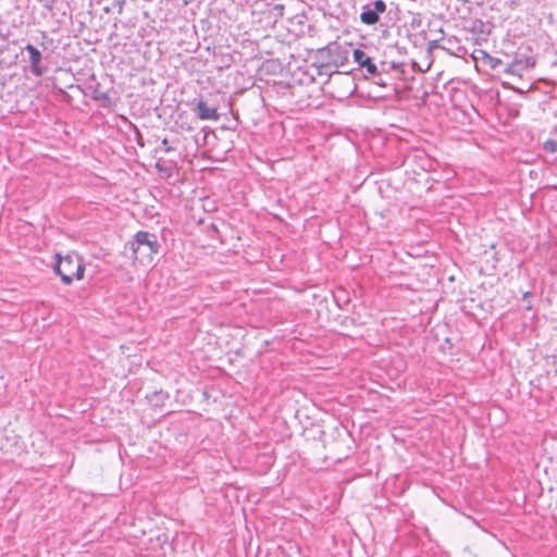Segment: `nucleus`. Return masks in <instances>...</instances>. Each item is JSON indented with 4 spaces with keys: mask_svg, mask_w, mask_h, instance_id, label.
<instances>
[{
    "mask_svg": "<svg viewBox=\"0 0 557 557\" xmlns=\"http://www.w3.org/2000/svg\"><path fill=\"white\" fill-rule=\"evenodd\" d=\"M543 149L548 153L557 152V140L548 138L543 143Z\"/></svg>",
    "mask_w": 557,
    "mask_h": 557,
    "instance_id": "nucleus-17",
    "label": "nucleus"
},
{
    "mask_svg": "<svg viewBox=\"0 0 557 557\" xmlns=\"http://www.w3.org/2000/svg\"><path fill=\"white\" fill-rule=\"evenodd\" d=\"M453 347H454V345L449 337H445L444 342L440 345V349L444 352L449 351L451 354Z\"/></svg>",
    "mask_w": 557,
    "mask_h": 557,
    "instance_id": "nucleus-19",
    "label": "nucleus"
},
{
    "mask_svg": "<svg viewBox=\"0 0 557 557\" xmlns=\"http://www.w3.org/2000/svg\"><path fill=\"white\" fill-rule=\"evenodd\" d=\"M319 433H320V437L325 434V432L323 430H320Z\"/></svg>",
    "mask_w": 557,
    "mask_h": 557,
    "instance_id": "nucleus-30",
    "label": "nucleus"
},
{
    "mask_svg": "<svg viewBox=\"0 0 557 557\" xmlns=\"http://www.w3.org/2000/svg\"><path fill=\"white\" fill-rule=\"evenodd\" d=\"M485 24L481 20H474L472 23V30L475 33L484 34L485 33Z\"/></svg>",
    "mask_w": 557,
    "mask_h": 557,
    "instance_id": "nucleus-18",
    "label": "nucleus"
},
{
    "mask_svg": "<svg viewBox=\"0 0 557 557\" xmlns=\"http://www.w3.org/2000/svg\"><path fill=\"white\" fill-rule=\"evenodd\" d=\"M4 437H5L4 440L2 438V446H1L2 453H4L5 455H9V454L13 455L15 451L22 450L23 443H20L21 437L14 436L12 442L7 434Z\"/></svg>",
    "mask_w": 557,
    "mask_h": 557,
    "instance_id": "nucleus-14",
    "label": "nucleus"
},
{
    "mask_svg": "<svg viewBox=\"0 0 557 557\" xmlns=\"http://www.w3.org/2000/svg\"><path fill=\"white\" fill-rule=\"evenodd\" d=\"M433 181L431 177H426V183Z\"/></svg>",
    "mask_w": 557,
    "mask_h": 557,
    "instance_id": "nucleus-33",
    "label": "nucleus"
},
{
    "mask_svg": "<svg viewBox=\"0 0 557 557\" xmlns=\"http://www.w3.org/2000/svg\"><path fill=\"white\" fill-rule=\"evenodd\" d=\"M125 4V0H113L111 5L103 7V11L109 12H116L117 14H121L123 12V8Z\"/></svg>",
    "mask_w": 557,
    "mask_h": 557,
    "instance_id": "nucleus-15",
    "label": "nucleus"
},
{
    "mask_svg": "<svg viewBox=\"0 0 557 557\" xmlns=\"http://www.w3.org/2000/svg\"><path fill=\"white\" fill-rule=\"evenodd\" d=\"M421 24V18L420 17H413L412 21H411V27L416 28V27H419Z\"/></svg>",
    "mask_w": 557,
    "mask_h": 557,
    "instance_id": "nucleus-25",
    "label": "nucleus"
},
{
    "mask_svg": "<svg viewBox=\"0 0 557 557\" xmlns=\"http://www.w3.org/2000/svg\"><path fill=\"white\" fill-rule=\"evenodd\" d=\"M161 147L162 149L165 151V152H170V151H173L174 148L170 146V143H169V139L168 138H163L162 141H161Z\"/></svg>",
    "mask_w": 557,
    "mask_h": 557,
    "instance_id": "nucleus-23",
    "label": "nucleus"
},
{
    "mask_svg": "<svg viewBox=\"0 0 557 557\" xmlns=\"http://www.w3.org/2000/svg\"><path fill=\"white\" fill-rule=\"evenodd\" d=\"M127 246L134 253L135 259L139 257L148 258L150 262L153 256L159 255L161 250L157 235L146 231H138L133 239L127 243Z\"/></svg>",
    "mask_w": 557,
    "mask_h": 557,
    "instance_id": "nucleus-2",
    "label": "nucleus"
},
{
    "mask_svg": "<svg viewBox=\"0 0 557 557\" xmlns=\"http://www.w3.org/2000/svg\"><path fill=\"white\" fill-rule=\"evenodd\" d=\"M386 66H387V63L383 61L381 63V69H379V74L376 76H372L373 77V83L375 85L386 89L385 94H382V95L379 96L381 98H391V97L396 96L398 94V90H397L396 86L391 82V81H393V78L388 77V79H385L382 76V73L386 71Z\"/></svg>",
    "mask_w": 557,
    "mask_h": 557,
    "instance_id": "nucleus-11",
    "label": "nucleus"
},
{
    "mask_svg": "<svg viewBox=\"0 0 557 557\" xmlns=\"http://www.w3.org/2000/svg\"><path fill=\"white\" fill-rule=\"evenodd\" d=\"M26 38L15 37L11 32L2 33V67L21 64V58L25 51L23 46H26Z\"/></svg>",
    "mask_w": 557,
    "mask_h": 557,
    "instance_id": "nucleus-6",
    "label": "nucleus"
},
{
    "mask_svg": "<svg viewBox=\"0 0 557 557\" xmlns=\"http://www.w3.org/2000/svg\"><path fill=\"white\" fill-rule=\"evenodd\" d=\"M9 113H13V107L11 106L10 109L8 110Z\"/></svg>",
    "mask_w": 557,
    "mask_h": 557,
    "instance_id": "nucleus-31",
    "label": "nucleus"
},
{
    "mask_svg": "<svg viewBox=\"0 0 557 557\" xmlns=\"http://www.w3.org/2000/svg\"><path fill=\"white\" fill-rule=\"evenodd\" d=\"M532 296H533V293H532L531 290H528V292H524V293L522 294V299H523V301H528V300H530V298H531Z\"/></svg>",
    "mask_w": 557,
    "mask_h": 557,
    "instance_id": "nucleus-26",
    "label": "nucleus"
},
{
    "mask_svg": "<svg viewBox=\"0 0 557 557\" xmlns=\"http://www.w3.org/2000/svg\"><path fill=\"white\" fill-rule=\"evenodd\" d=\"M314 63H320L323 67H332L338 71L349 61V51L337 42H331L320 48L313 55Z\"/></svg>",
    "mask_w": 557,
    "mask_h": 557,
    "instance_id": "nucleus-5",
    "label": "nucleus"
},
{
    "mask_svg": "<svg viewBox=\"0 0 557 557\" xmlns=\"http://www.w3.org/2000/svg\"><path fill=\"white\" fill-rule=\"evenodd\" d=\"M284 4L282 3H277L273 7L272 9V14L275 16V17H282L283 16V12H284Z\"/></svg>",
    "mask_w": 557,
    "mask_h": 557,
    "instance_id": "nucleus-20",
    "label": "nucleus"
},
{
    "mask_svg": "<svg viewBox=\"0 0 557 557\" xmlns=\"http://www.w3.org/2000/svg\"><path fill=\"white\" fill-rule=\"evenodd\" d=\"M212 230H213L214 232H218V227H216L214 224H212Z\"/></svg>",
    "mask_w": 557,
    "mask_h": 557,
    "instance_id": "nucleus-32",
    "label": "nucleus"
},
{
    "mask_svg": "<svg viewBox=\"0 0 557 557\" xmlns=\"http://www.w3.org/2000/svg\"><path fill=\"white\" fill-rule=\"evenodd\" d=\"M318 69V75L331 77L333 74H339L341 72L332 67H323L320 63H312Z\"/></svg>",
    "mask_w": 557,
    "mask_h": 557,
    "instance_id": "nucleus-16",
    "label": "nucleus"
},
{
    "mask_svg": "<svg viewBox=\"0 0 557 557\" xmlns=\"http://www.w3.org/2000/svg\"><path fill=\"white\" fill-rule=\"evenodd\" d=\"M21 65L25 72H29L35 77H41L49 71V57L44 55L42 51L36 46L26 41Z\"/></svg>",
    "mask_w": 557,
    "mask_h": 557,
    "instance_id": "nucleus-4",
    "label": "nucleus"
},
{
    "mask_svg": "<svg viewBox=\"0 0 557 557\" xmlns=\"http://www.w3.org/2000/svg\"><path fill=\"white\" fill-rule=\"evenodd\" d=\"M1 121H2V124H5L7 121H5V116L2 114V117H1Z\"/></svg>",
    "mask_w": 557,
    "mask_h": 557,
    "instance_id": "nucleus-29",
    "label": "nucleus"
},
{
    "mask_svg": "<svg viewBox=\"0 0 557 557\" xmlns=\"http://www.w3.org/2000/svg\"><path fill=\"white\" fill-rule=\"evenodd\" d=\"M524 309L528 310V311L533 310V305H532L531 300L527 301V305H525Z\"/></svg>",
    "mask_w": 557,
    "mask_h": 557,
    "instance_id": "nucleus-27",
    "label": "nucleus"
},
{
    "mask_svg": "<svg viewBox=\"0 0 557 557\" xmlns=\"http://www.w3.org/2000/svg\"><path fill=\"white\" fill-rule=\"evenodd\" d=\"M195 107L193 108V112L200 120H211L218 121L220 119V114L218 113V107L211 97H200L199 99H195Z\"/></svg>",
    "mask_w": 557,
    "mask_h": 557,
    "instance_id": "nucleus-8",
    "label": "nucleus"
},
{
    "mask_svg": "<svg viewBox=\"0 0 557 557\" xmlns=\"http://www.w3.org/2000/svg\"><path fill=\"white\" fill-rule=\"evenodd\" d=\"M407 162L412 163L423 172H432L435 171L437 166V161L433 158H431L424 150L416 149L411 152H409L403 164H406Z\"/></svg>",
    "mask_w": 557,
    "mask_h": 557,
    "instance_id": "nucleus-9",
    "label": "nucleus"
},
{
    "mask_svg": "<svg viewBox=\"0 0 557 557\" xmlns=\"http://www.w3.org/2000/svg\"><path fill=\"white\" fill-rule=\"evenodd\" d=\"M354 61L359 65L360 69L366 70V72L371 76H376L379 74V66L373 62V59L367 54L362 49H354L352 51Z\"/></svg>",
    "mask_w": 557,
    "mask_h": 557,
    "instance_id": "nucleus-10",
    "label": "nucleus"
},
{
    "mask_svg": "<svg viewBox=\"0 0 557 557\" xmlns=\"http://www.w3.org/2000/svg\"><path fill=\"white\" fill-rule=\"evenodd\" d=\"M37 1L42 3L45 9L51 11L54 8L57 0H37Z\"/></svg>",
    "mask_w": 557,
    "mask_h": 557,
    "instance_id": "nucleus-22",
    "label": "nucleus"
},
{
    "mask_svg": "<svg viewBox=\"0 0 557 557\" xmlns=\"http://www.w3.org/2000/svg\"><path fill=\"white\" fill-rule=\"evenodd\" d=\"M555 366H556V367H555L554 372H555V374H557V364L555 363Z\"/></svg>",
    "mask_w": 557,
    "mask_h": 557,
    "instance_id": "nucleus-34",
    "label": "nucleus"
},
{
    "mask_svg": "<svg viewBox=\"0 0 557 557\" xmlns=\"http://www.w3.org/2000/svg\"><path fill=\"white\" fill-rule=\"evenodd\" d=\"M483 63L497 73H510L521 75L524 70L535 66L533 57L519 58L518 55L511 62H504L502 59L484 52Z\"/></svg>",
    "mask_w": 557,
    "mask_h": 557,
    "instance_id": "nucleus-3",
    "label": "nucleus"
},
{
    "mask_svg": "<svg viewBox=\"0 0 557 557\" xmlns=\"http://www.w3.org/2000/svg\"><path fill=\"white\" fill-rule=\"evenodd\" d=\"M156 168H157L159 171H162V164H160L159 162L156 164Z\"/></svg>",
    "mask_w": 557,
    "mask_h": 557,
    "instance_id": "nucleus-28",
    "label": "nucleus"
},
{
    "mask_svg": "<svg viewBox=\"0 0 557 557\" xmlns=\"http://www.w3.org/2000/svg\"><path fill=\"white\" fill-rule=\"evenodd\" d=\"M438 48H442V46L440 45V39L430 40L428 42V51L429 52L433 51L434 49H438Z\"/></svg>",
    "mask_w": 557,
    "mask_h": 557,
    "instance_id": "nucleus-21",
    "label": "nucleus"
},
{
    "mask_svg": "<svg viewBox=\"0 0 557 557\" xmlns=\"http://www.w3.org/2000/svg\"><path fill=\"white\" fill-rule=\"evenodd\" d=\"M87 89L92 100L101 102V107L108 108L112 104L110 96L107 91L102 90L101 84L96 81L94 75L90 78V84L87 86Z\"/></svg>",
    "mask_w": 557,
    "mask_h": 557,
    "instance_id": "nucleus-12",
    "label": "nucleus"
},
{
    "mask_svg": "<svg viewBox=\"0 0 557 557\" xmlns=\"http://www.w3.org/2000/svg\"><path fill=\"white\" fill-rule=\"evenodd\" d=\"M136 129V139H137V144L139 146H144V140H143V135L141 133L139 132V129L137 127H135Z\"/></svg>",
    "mask_w": 557,
    "mask_h": 557,
    "instance_id": "nucleus-24",
    "label": "nucleus"
},
{
    "mask_svg": "<svg viewBox=\"0 0 557 557\" xmlns=\"http://www.w3.org/2000/svg\"><path fill=\"white\" fill-rule=\"evenodd\" d=\"M169 398V393L164 392L163 389L153 391L152 393L146 395V399L148 400L149 405L153 408L164 407Z\"/></svg>",
    "mask_w": 557,
    "mask_h": 557,
    "instance_id": "nucleus-13",
    "label": "nucleus"
},
{
    "mask_svg": "<svg viewBox=\"0 0 557 557\" xmlns=\"http://www.w3.org/2000/svg\"><path fill=\"white\" fill-rule=\"evenodd\" d=\"M53 271L60 276L65 285H71L73 280H83L85 274V264L83 259L76 253L61 256L55 255Z\"/></svg>",
    "mask_w": 557,
    "mask_h": 557,
    "instance_id": "nucleus-1",
    "label": "nucleus"
},
{
    "mask_svg": "<svg viewBox=\"0 0 557 557\" xmlns=\"http://www.w3.org/2000/svg\"><path fill=\"white\" fill-rule=\"evenodd\" d=\"M387 9L384 0H370L361 7L360 22L364 25L372 26L380 22L381 15Z\"/></svg>",
    "mask_w": 557,
    "mask_h": 557,
    "instance_id": "nucleus-7",
    "label": "nucleus"
}]
</instances>
